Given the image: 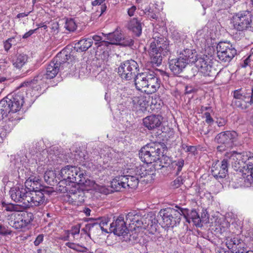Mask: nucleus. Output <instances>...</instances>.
Listing matches in <instances>:
<instances>
[{"instance_id": "obj_1", "label": "nucleus", "mask_w": 253, "mask_h": 253, "mask_svg": "<svg viewBox=\"0 0 253 253\" xmlns=\"http://www.w3.org/2000/svg\"><path fill=\"white\" fill-rule=\"evenodd\" d=\"M167 147L163 143L153 142L143 147L139 151L141 160L147 164L160 161L162 167H167L172 163L170 158L164 154Z\"/></svg>"}, {"instance_id": "obj_2", "label": "nucleus", "mask_w": 253, "mask_h": 253, "mask_svg": "<svg viewBox=\"0 0 253 253\" xmlns=\"http://www.w3.org/2000/svg\"><path fill=\"white\" fill-rule=\"evenodd\" d=\"M236 169L242 170L244 172L245 181L249 184L253 183V156L248 152L238 153L235 151L227 152L225 155Z\"/></svg>"}, {"instance_id": "obj_3", "label": "nucleus", "mask_w": 253, "mask_h": 253, "mask_svg": "<svg viewBox=\"0 0 253 253\" xmlns=\"http://www.w3.org/2000/svg\"><path fill=\"white\" fill-rule=\"evenodd\" d=\"M134 79L136 88L147 92L148 94L155 93L160 88L161 84L157 75L150 70L137 73Z\"/></svg>"}, {"instance_id": "obj_4", "label": "nucleus", "mask_w": 253, "mask_h": 253, "mask_svg": "<svg viewBox=\"0 0 253 253\" xmlns=\"http://www.w3.org/2000/svg\"><path fill=\"white\" fill-rule=\"evenodd\" d=\"M234 29L237 31L253 32V18L251 11L245 10L235 13L232 17Z\"/></svg>"}, {"instance_id": "obj_5", "label": "nucleus", "mask_w": 253, "mask_h": 253, "mask_svg": "<svg viewBox=\"0 0 253 253\" xmlns=\"http://www.w3.org/2000/svg\"><path fill=\"white\" fill-rule=\"evenodd\" d=\"M61 67L52 61L47 66L46 73L42 72L36 76L33 80H28L21 84L20 87L25 86L31 88L35 87V85H41L43 83V79H51L54 78L58 74Z\"/></svg>"}, {"instance_id": "obj_6", "label": "nucleus", "mask_w": 253, "mask_h": 253, "mask_svg": "<svg viewBox=\"0 0 253 253\" xmlns=\"http://www.w3.org/2000/svg\"><path fill=\"white\" fill-rule=\"evenodd\" d=\"M175 209L168 208L162 210L160 213L165 226H175L181 220V215L185 216L186 210L176 206Z\"/></svg>"}, {"instance_id": "obj_7", "label": "nucleus", "mask_w": 253, "mask_h": 253, "mask_svg": "<svg viewBox=\"0 0 253 253\" xmlns=\"http://www.w3.org/2000/svg\"><path fill=\"white\" fill-rule=\"evenodd\" d=\"M237 137V133L234 131L220 132L215 137V141L219 144L217 147V150L222 152L231 149L234 146Z\"/></svg>"}, {"instance_id": "obj_8", "label": "nucleus", "mask_w": 253, "mask_h": 253, "mask_svg": "<svg viewBox=\"0 0 253 253\" xmlns=\"http://www.w3.org/2000/svg\"><path fill=\"white\" fill-rule=\"evenodd\" d=\"M139 70L137 63L133 60H129L121 63L118 73L123 80L129 81L134 78Z\"/></svg>"}, {"instance_id": "obj_9", "label": "nucleus", "mask_w": 253, "mask_h": 253, "mask_svg": "<svg viewBox=\"0 0 253 253\" xmlns=\"http://www.w3.org/2000/svg\"><path fill=\"white\" fill-rule=\"evenodd\" d=\"M107 35L108 41H103L101 45L108 47L112 44L121 45L124 46H130L133 45L134 41L129 37L123 38L121 31L117 29L112 33H110Z\"/></svg>"}, {"instance_id": "obj_10", "label": "nucleus", "mask_w": 253, "mask_h": 253, "mask_svg": "<svg viewBox=\"0 0 253 253\" xmlns=\"http://www.w3.org/2000/svg\"><path fill=\"white\" fill-rule=\"evenodd\" d=\"M29 191L25 186L17 185L11 188L9 194L11 199L16 203H22L21 206L25 208H28L29 202L27 200Z\"/></svg>"}, {"instance_id": "obj_11", "label": "nucleus", "mask_w": 253, "mask_h": 253, "mask_svg": "<svg viewBox=\"0 0 253 253\" xmlns=\"http://www.w3.org/2000/svg\"><path fill=\"white\" fill-rule=\"evenodd\" d=\"M198 71L204 76L214 77L217 74V70L212 65L211 60L207 56L197 57L194 63Z\"/></svg>"}, {"instance_id": "obj_12", "label": "nucleus", "mask_w": 253, "mask_h": 253, "mask_svg": "<svg viewBox=\"0 0 253 253\" xmlns=\"http://www.w3.org/2000/svg\"><path fill=\"white\" fill-rule=\"evenodd\" d=\"M24 93L18 91L12 95H8L2 99L4 101L7 108L10 110V113H14L21 109L24 103Z\"/></svg>"}, {"instance_id": "obj_13", "label": "nucleus", "mask_w": 253, "mask_h": 253, "mask_svg": "<svg viewBox=\"0 0 253 253\" xmlns=\"http://www.w3.org/2000/svg\"><path fill=\"white\" fill-rule=\"evenodd\" d=\"M216 49L217 57L223 62H229L236 54V50L228 42H220Z\"/></svg>"}, {"instance_id": "obj_14", "label": "nucleus", "mask_w": 253, "mask_h": 253, "mask_svg": "<svg viewBox=\"0 0 253 253\" xmlns=\"http://www.w3.org/2000/svg\"><path fill=\"white\" fill-rule=\"evenodd\" d=\"M49 194V191L43 189L30 191L27 198L29 203L28 208L30 207L45 205Z\"/></svg>"}, {"instance_id": "obj_15", "label": "nucleus", "mask_w": 253, "mask_h": 253, "mask_svg": "<svg viewBox=\"0 0 253 253\" xmlns=\"http://www.w3.org/2000/svg\"><path fill=\"white\" fill-rule=\"evenodd\" d=\"M126 222L124 220V215H120L117 219L110 224V230L118 236H123L124 240H130L128 237V230L126 227Z\"/></svg>"}, {"instance_id": "obj_16", "label": "nucleus", "mask_w": 253, "mask_h": 253, "mask_svg": "<svg viewBox=\"0 0 253 253\" xmlns=\"http://www.w3.org/2000/svg\"><path fill=\"white\" fill-rule=\"evenodd\" d=\"M129 226L131 230L140 231L145 229L152 233L156 230V225L153 224L151 217L144 218L140 215V218H138V220H134Z\"/></svg>"}, {"instance_id": "obj_17", "label": "nucleus", "mask_w": 253, "mask_h": 253, "mask_svg": "<svg viewBox=\"0 0 253 253\" xmlns=\"http://www.w3.org/2000/svg\"><path fill=\"white\" fill-rule=\"evenodd\" d=\"M225 244L232 253H243L247 250L245 243L236 237H226Z\"/></svg>"}, {"instance_id": "obj_18", "label": "nucleus", "mask_w": 253, "mask_h": 253, "mask_svg": "<svg viewBox=\"0 0 253 253\" xmlns=\"http://www.w3.org/2000/svg\"><path fill=\"white\" fill-rule=\"evenodd\" d=\"M147 172L142 167H137L135 170V175H124L126 178L125 184L128 188H136L139 183V178L145 177Z\"/></svg>"}, {"instance_id": "obj_19", "label": "nucleus", "mask_w": 253, "mask_h": 253, "mask_svg": "<svg viewBox=\"0 0 253 253\" xmlns=\"http://www.w3.org/2000/svg\"><path fill=\"white\" fill-rule=\"evenodd\" d=\"M178 57L187 65L193 64L195 62L198 54L195 49L182 46L178 51Z\"/></svg>"}, {"instance_id": "obj_20", "label": "nucleus", "mask_w": 253, "mask_h": 253, "mask_svg": "<svg viewBox=\"0 0 253 253\" xmlns=\"http://www.w3.org/2000/svg\"><path fill=\"white\" fill-rule=\"evenodd\" d=\"M73 169H75V173H71V178L73 177L75 180L70 179V183H77L84 186H89L93 183V181L90 180L84 175V171L81 170L80 168L73 166Z\"/></svg>"}, {"instance_id": "obj_21", "label": "nucleus", "mask_w": 253, "mask_h": 253, "mask_svg": "<svg viewBox=\"0 0 253 253\" xmlns=\"http://www.w3.org/2000/svg\"><path fill=\"white\" fill-rule=\"evenodd\" d=\"M163 117L160 115H151L143 119V124L149 130L158 129L161 126Z\"/></svg>"}, {"instance_id": "obj_22", "label": "nucleus", "mask_w": 253, "mask_h": 253, "mask_svg": "<svg viewBox=\"0 0 253 253\" xmlns=\"http://www.w3.org/2000/svg\"><path fill=\"white\" fill-rule=\"evenodd\" d=\"M228 160L225 158L221 161V165L215 164L211 169L212 175L217 179L224 178L228 172Z\"/></svg>"}, {"instance_id": "obj_23", "label": "nucleus", "mask_w": 253, "mask_h": 253, "mask_svg": "<svg viewBox=\"0 0 253 253\" xmlns=\"http://www.w3.org/2000/svg\"><path fill=\"white\" fill-rule=\"evenodd\" d=\"M237 107L242 110H247L253 105V87L251 90H247L242 100H236L233 101Z\"/></svg>"}, {"instance_id": "obj_24", "label": "nucleus", "mask_w": 253, "mask_h": 253, "mask_svg": "<svg viewBox=\"0 0 253 253\" xmlns=\"http://www.w3.org/2000/svg\"><path fill=\"white\" fill-rule=\"evenodd\" d=\"M155 47L156 46L154 44L150 45L148 52L151 63L153 65L159 66L162 63L163 56H166L168 54L156 49Z\"/></svg>"}, {"instance_id": "obj_25", "label": "nucleus", "mask_w": 253, "mask_h": 253, "mask_svg": "<svg viewBox=\"0 0 253 253\" xmlns=\"http://www.w3.org/2000/svg\"><path fill=\"white\" fill-rule=\"evenodd\" d=\"M169 66V68L173 74L178 75L183 71L187 66V64L178 57L176 58L170 60Z\"/></svg>"}, {"instance_id": "obj_26", "label": "nucleus", "mask_w": 253, "mask_h": 253, "mask_svg": "<svg viewBox=\"0 0 253 253\" xmlns=\"http://www.w3.org/2000/svg\"><path fill=\"white\" fill-rule=\"evenodd\" d=\"M152 44H155V48L161 51H162L167 54L169 51V42L167 41L166 38L160 35V36H156L153 38L152 41L150 43V45Z\"/></svg>"}, {"instance_id": "obj_27", "label": "nucleus", "mask_w": 253, "mask_h": 253, "mask_svg": "<svg viewBox=\"0 0 253 253\" xmlns=\"http://www.w3.org/2000/svg\"><path fill=\"white\" fill-rule=\"evenodd\" d=\"M147 96L144 94H139L132 98V103L136 109L143 111L145 110L149 102Z\"/></svg>"}, {"instance_id": "obj_28", "label": "nucleus", "mask_w": 253, "mask_h": 253, "mask_svg": "<svg viewBox=\"0 0 253 253\" xmlns=\"http://www.w3.org/2000/svg\"><path fill=\"white\" fill-rule=\"evenodd\" d=\"M142 25L141 20L133 18L128 21L127 27L134 36L139 37L142 33Z\"/></svg>"}, {"instance_id": "obj_29", "label": "nucleus", "mask_w": 253, "mask_h": 253, "mask_svg": "<svg viewBox=\"0 0 253 253\" xmlns=\"http://www.w3.org/2000/svg\"><path fill=\"white\" fill-rule=\"evenodd\" d=\"M72 166H66L63 168L60 172V175L61 178L59 182V187H61V184H64L65 182L70 183V179L74 180V178H71V173H75V169H73ZM75 180V179H74Z\"/></svg>"}, {"instance_id": "obj_30", "label": "nucleus", "mask_w": 253, "mask_h": 253, "mask_svg": "<svg viewBox=\"0 0 253 253\" xmlns=\"http://www.w3.org/2000/svg\"><path fill=\"white\" fill-rule=\"evenodd\" d=\"M8 220L9 224L16 229H21L27 226L17 212L12 213Z\"/></svg>"}, {"instance_id": "obj_31", "label": "nucleus", "mask_w": 253, "mask_h": 253, "mask_svg": "<svg viewBox=\"0 0 253 253\" xmlns=\"http://www.w3.org/2000/svg\"><path fill=\"white\" fill-rule=\"evenodd\" d=\"M41 182L39 177L31 175L26 180L24 186L29 192L36 191L42 186Z\"/></svg>"}, {"instance_id": "obj_32", "label": "nucleus", "mask_w": 253, "mask_h": 253, "mask_svg": "<svg viewBox=\"0 0 253 253\" xmlns=\"http://www.w3.org/2000/svg\"><path fill=\"white\" fill-rule=\"evenodd\" d=\"M70 58V56L68 54V52L67 50H62L56 55L52 61L62 68L64 65L69 64V63H67V61Z\"/></svg>"}, {"instance_id": "obj_33", "label": "nucleus", "mask_w": 253, "mask_h": 253, "mask_svg": "<svg viewBox=\"0 0 253 253\" xmlns=\"http://www.w3.org/2000/svg\"><path fill=\"white\" fill-rule=\"evenodd\" d=\"M229 223L225 219H219L216 224L215 231L217 234L225 235L226 238L229 231Z\"/></svg>"}, {"instance_id": "obj_34", "label": "nucleus", "mask_w": 253, "mask_h": 253, "mask_svg": "<svg viewBox=\"0 0 253 253\" xmlns=\"http://www.w3.org/2000/svg\"><path fill=\"white\" fill-rule=\"evenodd\" d=\"M92 43V39L91 38L84 39L75 44V49L78 52L85 51L91 46Z\"/></svg>"}, {"instance_id": "obj_35", "label": "nucleus", "mask_w": 253, "mask_h": 253, "mask_svg": "<svg viewBox=\"0 0 253 253\" xmlns=\"http://www.w3.org/2000/svg\"><path fill=\"white\" fill-rule=\"evenodd\" d=\"M126 178L124 175H119L117 176L111 181V186L115 191H120L122 188L126 189V185L125 181Z\"/></svg>"}, {"instance_id": "obj_36", "label": "nucleus", "mask_w": 253, "mask_h": 253, "mask_svg": "<svg viewBox=\"0 0 253 253\" xmlns=\"http://www.w3.org/2000/svg\"><path fill=\"white\" fill-rule=\"evenodd\" d=\"M28 56L23 53L16 54L12 58L11 62L13 66L17 69L21 68L27 62Z\"/></svg>"}, {"instance_id": "obj_37", "label": "nucleus", "mask_w": 253, "mask_h": 253, "mask_svg": "<svg viewBox=\"0 0 253 253\" xmlns=\"http://www.w3.org/2000/svg\"><path fill=\"white\" fill-rule=\"evenodd\" d=\"M185 209L186 210L185 216H184L186 218V221L189 223L192 221L196 226L199 227L201 226L202 225L201 224L202 219L200 217L197 211L195 210L191 211L190 214H188V217H187L186 215V214H187V210Z\"/></svg>"}, {"instance_id": "obj_38", "label": "nucleus", "mask_w": 253, "mask_h": 253, "mask_svg": "<svg viewBox=\"0 0 253 253\" xmlns=\"http://www.w3.org/2000/svg\"><path fill=\"white\" fill-rule=\"evenodd\" d=\"M71 195L70 196L72 200L78 203H81L84 201V193L79 189L71 190Z\"/></svg>"}, {"instance_id": "obj_39", "label": "nucleus", "mask_w": 253, "mask_h": 253, "mask_svg": "<svg viewBox=\"0 0 253 253\" xmlns=\"http://www.w3.org/2000/svg\"><path fill=\"white\" fill-rule=\"evenodd\" d=\"M2 205L5 210L7 211H22L26 209L23 207L21 205L13 204L11 203H6L5 202L2 203Z\"/></svg>"}, {"instance_id": "obj_40", "label": "nucleus", "mask_w": 253, "mask_h": 253, "mask_svg": "<svg viewBox=\"0 0 253 253\" xmlns=\"http://www.w3.org/2000/svg\"><path fill=\"white\" fill-rule=\"evenodd\" d=\"M17 213L19 214V216H20L21 218L23 220L24 222H25L27 226L33 220L34 215L31 212L24 211H22Z\"/></svg>"}, {"instance_id": "obj_41", "label": "nucleus", "mask_w": 253, "mask_h": 253, "mask_svg": "<svg viewBox=\"0 0 253 253\" xmlns=\"http://www.w3.org/2000/svg\"><path fill=\"white\" fill-rule=\"evenodd\" d=\"M171 164L174 170L176 171V174L178 175L184 166V161L183 159H179L173 161Z\"/></svg>"}, {"instance_id": "obj_42", "label": "nucleus", "mask_w": 253, "mask_h": 253, "mask_svg": "<svg viewBox=\"0 0 253 253\" xmlns=\"http://www.w3.org/2000/svg\"><path fill=\"white\" fill-rule=\"evenodd\" d=\"M138 218H140V215L135 211H132L129 212L126 215V223L128 222L130 225L131 222H133L134 220H138Z\"/></svg>"}, {"instance_id": "obj_43", "label": "nucleus", "mask_w": 253, "mask_h": 253, "mask_svg": "<svg viewBox=\"0 0 253 253\" xmlns=\"http://www.w3.org/2000/svg\"><path fill=\"white\" fill-rule=\"evenodd\" d=\"M4 101H0V121L6 117L8 114H10V110L7 108V105H5Z\"/></svg>"}, {"instance_id": "obj_44", "label": "nucleus", "mask_w": 253, "mask_h": 253, "mask_svg": "<svg viewBox=\"0 0 253 253\" xmlns=\"http://www.w3.org/2000/svg\"><path fill=\"white\" fill-rule=\"evenodd\" d=\"M65 245L68 248L79 252L84 253L87 251V249L85 247L73 243L67 242Z\"/></svg>"}, {"instance_id": "obj_45", "label": "nucleus", "mask_w": 253, "mask_h": 253, "mask_svg": "<svg viewBox=\"0 0 253 253\" xmlns=\"http://www.w3.org/2000/svg\"><path fill=\"white\" fill-rule=\"evenodd\" d=\"M65 27L69 31H74L76 29L77 25L73 19H68L66 20Z\"/></svg>"}, {"instance_id": "obj_46", "label": "nucleus", "mask_w": 253, "mask_h": 253, "mask_svg": "<svg viewBox=\"0 0 253 253\" xmlns=\"http://www.w3.org/2000/svg\"><path fill=\"white\" fill-rule=\"evenodd\" d=\"M143 13L149 19L157 20L158 18L157 14L154 12L153 9L150 7H147L143 10Z\"/></svg>"}, {"instance_id": "obj_47", "label": "nucleus", "mask_w": 253, "mask_h": 253, "mask_svg": "<svg viewBox=\"0 0 253 253\" xmlns=\"http://www.w3.org/2000/svg\"><path fill=\"white\" fill-rule=\"evenodd\" d=\"M246 91L245 90H243L242 88L234 90L233 92L234 99L232 102L236 101V100L242 101Z\"/></svg>"}, {"instance_id": "obj_48", "label": "nucleus", "mask_w": 253, "mask_h": 253, "mask_svg": "<svg viewBox=\"0 0 253 253\" xmlns=\"http://www.w3.org/2000/svg\"><path fill=\"white\" fill-rule=\"evenodd\" d=\"M105 0H94L92 1V5L93 6H99L101 13H103L107 8V6L104 3Z\"/></svg>"}, {"instance_id": "obj_49", "label": "nucleus", "mask_w": 253, "mask_h": 253, "mask_svg": "<svg viewBox=\"0 0 253 253\" xmlns=\"http://www.w3.org/2000/svg\"><path fill=\"white\" fill-rule=\"evenodd\" d=\"M181 148L186 152H190L192 154H194V153L197 150L196 147L193 146H188L187 144L184 143L181 145Z\"/></svg>"}, {"instance_id": "obj_50", "label": "nucleus", "mask_w": 253, "mask_h": 253, "mask_svg": "<svg viewBox=\"0 0 253 253\" xmlns=\"http://www.w3.org/2000/svg\"><path fill=\"white\" fill-rule=\"evenodd\" d=\"M97 226H99L98 222H93L87 223L83 230L85 232H90L93 228L97 229Z\"/></svg>"}, {"instance_id": "obj_51", "label": "nucleus", "mask_w": 253, "mask_h": 253, "mask_svg": "<svg viewBox=\"0 0 253 253\" xmlns=\"http://www.w3.org/2000/svg\"><path fill=\"white\" fill-rule=\"evenodd\" d=\"M210 112H205L203 115V118H205V122L206 123L209 125H211L213 124L214 120L211 117Z\"/></svg>"}, {"instance_id": "obj_52", "label": "nucleus", "mask_w": 253, "mask_h": 253, "mask_svg": "<svg viewBox=\"0 0 253 253\" xmlns=\"http://www.w3.org/2000/svg\"><path fill=\"white\" fill-rule=\"evenodd\" d=\"M184 181V180L182 176H178L173 181L172 185L175 188H178L183 183Z\"/></svg>"}, {"instance_id": "obj_53", "label": "nucleus", "mask_w": 253, "mask_h": 253, "mask_svg": "<svg viewBox=\"0 0 253 253\" xmlns=\"http://www.w3.org/2000/svg\"><path fill=\"white\" fill-rule=\"evenodd\" d=\"M92 41L94 40L95 42V44L97 46V47L99 46H105L104 45H101V43L103 41H102V39L100 36L97 35H94L92 37Z\"/></svg>"}, {"instance_id": "obj_54", "label": "nucleus", "mask_w": 253, "mask_h": 253, "mask_svg": "<svg viewBox=\"0 0 253 253\" xmlns=\"http://www.w3.org/2000/svg\"><path fill=\"white\" fill-rule=\"evenodd\" d=\"M12 232L7 229L5 226L0 225V235H10Z\"/></svg>"}, {"instance_id": "obj_55", "label": "nucleus", "mask_w": 253, "mask_h": 253, "mask_svg": "<svg viewBox=\"0 0 253 253\" xmlns=\"http://www.w3.org/2000/svg\"><path fill=\"white\" fill-rule=\"evenodd\" d=\"M8 40L10 42L12 45H15L20 41V38L17 36L9 38Z\"/></svg>"}, {"instance_id": "obj_56", "label": "nucleus", "mask_w": 253, "mask_h": 253, "mask_svg": "<svg viewBox=\"0 0 253 253\" xmlns=\"http://www.w3.org/2000/svg\"><path fill=\"white\" fill-rule=\"evenodd\" d=\"M204 112H212V109L209 105L207 106H201L199 109V113L203 114Z\"/></svg>"}, {"instance_id": "obj_57", "label": "nucleus", "mask_w": 253, "mask_h": 253, "mask_svg": "<svg viewBox=\"0 0 253 253\" xmlns=\"http://www.w3.org/2000/svg\"><path fill=\"white\" fill-rule=\"evenodd\" d=\"M216 123L219 127H221L224 126L226 125L227 121L224 118H219L217 119Z\"/></svg>"}, {"instance_id": "obj_58", "label": "nucleus", "mask_w": 253, "mask_h": 253, "mask_svg": "<svg viewBox=\"0 0 253 253\" xmlns=\"http://www.w3.org/2000/svg\"><path fill=\"white\" fill-rule=\"evenodd\" d=\"M43 240V235L42 234L39 235L36 238L34 243L36 246H39Z\"/></svg>"}, {"instance_id": "obj_59", "label": "nucleus", "mask_w": 253, "mask_h": 253, "mask_svg": "<svg viewBox=\"0 0 253 253\" xmlns=\"http://www.w3.org/2000/svg\"><path fill=\"white\" fill-rule=\"evenodd\" d=\"M108 221L105 219L104 221L102 220L100 223H98L99 226H97V229L100 228L102 231L108 233L107 230L104 228V226L107 225Z\"/></svg>"}, {"instance_id": "obj_60", "label": "nucleus", "mask_w": 253, "mask_h": 253, "mask_svg": "<svg viewBox=\"0 0 253 253\" xmlns=\"http://www.w3.org/2000/svg\"><path fill=\"white\" fill-rule=\"evenodd\" d=\"M11 46L12 44H11L8 39L3 42V47L5 51L7 52Z\"/></svg>"}, {"instance_id": "obj_61", "label": "nucleus", "mask_w": 253, "mask_h": 253, "mask_svg": "<svg viewBox=\"0 0 253 253\" xmlns=\"http://www.w3.org/2000/svg\"><path fill=\"white\" fill-rule=\"evenodd\" d=\"M52 175L53 176V177H54V173L52 171L46 172L44 175V178L45 180H46V182L48 181L49 182H50L51 181L50 180V176Z\"/></svg>"}, {"instance_id": "obj_62", "label": "nucleus", "mask_w": 253, "mask_h": 253, "mask_svg": "<svg viewBox=\"0 0 253 253\" xmlns=\"http://www.w3.org/2000/svg\"><path fill=\"white\" fill-rule=\"evenodd\" d=\"M136 9V7L135 6H132L127 10L128 15L130 17L133 16Z\"/></svg>"}, {"instance_id": "obj_63", "label": "nucleus", "mask_w": 253, "mask_h": 253, "mask_svg": "<svg viewBox=\"0 0 253 253\" xmlns=\"http://www.w3.org/2000/svg\"><path fill=\"white\" fill-rule=\"evenodd\" d=\"M80 233V228L77 227H74L71 230L70 234L74 237L75 235L79 234Z\"/></svg>"}, {"instance_id": "obj_64", "label": "nucleus", "mask_w": 253, "mask_h": 253, "mask_svg": "<svg viewBox=\"0 0 253 253\" xmlns=\"http://www.w3.org/2000/svg\"><path fill=\"white\" fill-rule=\"evenodd\" d=\"M38 29H34V30H31L29 31L28 32H26L23 36V39H27L30 36H31L32 35H33L37 30Z\"/></svg>"}]
</instances>
